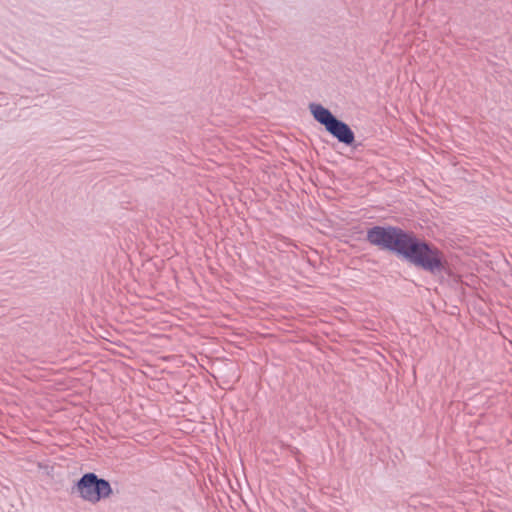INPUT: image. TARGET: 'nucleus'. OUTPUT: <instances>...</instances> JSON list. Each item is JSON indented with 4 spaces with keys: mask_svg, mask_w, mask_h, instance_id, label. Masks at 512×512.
<instances>
[{
    "mask_svg": "<svg viewBox=\"0 0 512 512\" xmlns=\"http://www.w3.org/2000/svg\"><path fill=\"white\" fill-rule=\"evenodd\" d=\"M366 241L432 275L447 270V260L439 248L398 226H373L366 232Z\"/></svg>",
    "mask_w": 512,
    "mask_h": 512,
    "instance_id": "obj_1",
    "label": "nucleus"
},
{
    "mask_svg": "<svg viewBox=\"0 0 512 512\" xmlns=\"http://www.w3.org/2000/svg\"><path fill=\"white\" fill-rule=\"evenodd\" d=\"M309 109L314 119L323 125L326 131L336 138L338 142L354 149L360 145L356 144L355 134L350 126L338 119L328 108L321 104L311 103Z\"/></svg>",
    "mask_w": 512,
    "mask_h": 512,
    "instance_id": "obj_2",
    "label": "nucleus"
},
{
    "mask_svg": "<svg viewBox=\"0 0 512 512\" xmlns=\"http://www.w3.org/2000/svg\"><path fill=\"white\" fill-rule=\"evenodd\" d=\"M71 493H77L84 501L96 504L102 499L109 498L113 490L108 480L98 477L93 472H88L78 479L72 487Z\"/></svg>",
    "mask_w": 512,
    "mask_h": 512,
    "instance_id": "obj_3",
    "label": "nucleus"
}]
</instances>
